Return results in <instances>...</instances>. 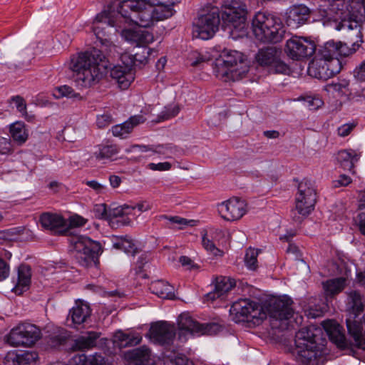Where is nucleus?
Instances as JSON below:
<instances>
[{
    "label": "nucleus",
    "instance_id": "nucleus-1",
    "mask_svg": "<svg viewBox=\"0 0 365 365\" xmlns=\"http://www.w3.org/2000/svg\"><path fill=\"white\" fill-rule=\"evenodd\" d=\"M178 0H121L118 12L126 21L140 27H150L155 22L171 17L173 5Z\"/></svg>",
    "mask_w": 365,
    "mask_h": 365
},
{
    "label": "nucleus",
    "instance_id": "nucleus-2",
    "mask_svg": "<svg viewBox=\"0 0 365 365\" xmlns=\"http://www.w3.org/2000/svg\"><path fill=\"white\" fill-rule=\"evenodd\" d=\"M107 61L103 51L93 48L71 57L68 68L75 74V81L82 87H90L106 73Z\"/></svg>",
    "mask_w": 365,
    "mask_h": 365
},
{
    "label": "nucleus",
    "instance_id": "nucleus-3",
    "mask_svg": "<svg viewBox=\"0 0 365 365\" xmlns=\"http://www.w3.org/2000/svg\"><path fill=\"white\" fill-rule=\"evenodd\" d=\"M252 27L255 38L264 43H278L282 40L285 32L279 19L260 11L255 15Z\"/></svg>",
    "mask_w": 365,
    "mask_h": 365
},
{
    "label": "nucleus",
    "instance_id": "nucleus-4",
    "mask_svg": "<svg viewBox=\"0 0 365 365\" xmlns=\"http://www.w3.org/2000/svg\"><path fill=\"white\" fill-rule=\"evenodd\" d=\"M213 71L217 78L227 81H235L248 71L243 54L237 51H224L216 59Z\"/></svg>",
    "mask_w": 365,
    "mask_h": 365
},
{
    "label": "nucleus",
    "instance_id": "nucleus-5",
    "mask_svg": "<svg viewBox=\"0 0 365 365\" xmlns=\"http://www.w3.org/2000/svg\"><path fill=\"white\" fill-rule=\"evenodd\" d=\"M346 324L349 334L356 343L362 339L363 325L361 315H364L365 299L359 292L353 290L347 293Z\"/></svg>",
    "mask_w": 365,
    "mask_h": 365
},
{
    "label": "nucleus",
    "instance_id": "nucleus-6",
    "mask_svg": "<svg viewBox=\"0 0 365 365\" xmlns=\"http://www.w3.org/2000/svg\"><path fill=\"white\" fill-rule=\"evenodd\" d=\"M320 331L314 327H303L295 335V353L303 363L309 364L317 358V334Z\"/></svg>",
    "mask_w": 365,
    "mask_h": 365
},
{
    "label": "nucleus",
    "instance_id": "nucleus-7",
    "mask_svg": "<svg viewBox=\"0 0 365 365\" xmlns=\"http://www.w3.org/2000/svg\"><path fill=\"white\" fill-rule=\"evenodd\" d=\"M74 257L84 267H88L95 262L101 252L99 242L83 235H75L70 238Z\"/></svg>",
    "mask_w": 365,
    "mask_h": 365
},
{
    "label": "nucleus",
    "instance_id": "nucleus-8",
    "mask_svg": "<svg viewBox=\"0 0 365 365\" xmlns=\"http://www.w3.org/2000/svg\"><path fill=\"white\" fill-rule=\"evenodd\" d=\"M296 206L292 210L291 216L297 222H301L314 209L317 201L316 189L312 184H298Z\"/></svg>",
    "mask_w": 365,
    "mask_h": 365
},
{
    "label": "nucleus",
    "instance_id": "nucleus-9",
    "mask_svg": "<svg viewBox=\"0 0 365 365\" xmlns=\"http://www.w3.org/2000/svg\"><path fill=\"white\" fill-rule=\"evenodd\" d=\"M247 15V6L242 1L225 0L223 1L221 19L225 26L241 31L246 26Z\"/></svg>",
    "mask_w": 365,
    "mask_h": 365
},
{
    "label": "nucleus",
    "instance_id": "nucleus-10",
    "mask_svg": "<svg viewBox=\"0 0 365 365\" xmlns=\"http://www.w3.org/2000/svg\"><path fill=\"white\" fill-rule=\"evenodd\" d=\"M220 24V10L216 6H207L199 15L193 30L196 36L203 40L213 37Z\"/></svg>",
    "mask_w": 365,
    "mask_h": 365
},
{
    "label": "nucleus",
    "instance_id": "nucleus-11",
    "mask_svg": "<svg viewBox=\"0 0 365 365\" xmlns=\"http://www.w3.org/2000/svg\"><path fill=\"white\" fill-rule=\"evenodd\" d=\"M138 56L139 53H135L133 55L125 53L120 57L125 66L118 65L111 68L110 76L116 81L121 89H127L135 79L133 66H135L137 62L143 63L147 58V56H144L143 59H142L138 58Z\"/></svg>",
    "mask_w": 365,
    "mask_h": 365
},
{
    "label": "nucleus",
    "instance_id": "nucleus-12",
    "mask_svg": "<svg viewBox=\"0 0 365 365\" xmlns=\"http://www.w3.org/2000/svg\"><path fill=\"white\" fill-rule=\"evenodd\" d=\"M41 336V331L37 326L30 323H21L10 331L6 336V342L14 347H31Z\"/></svg>",
    "mask_w": 365,
    "mask_h": 365
},
{
    "label": "nucleus",
    "instance_id": "nucleus-13",
    "mask_svg": "<svg viewBox=\"0 0 365 365\" xmlns=\"http://www.w3.org/2000/svg\"><path fill=\"white\" fill-rule=\"evenodd\" d=\"M230 312L235 322H247L259 324L266 317L262 307L258 303L247 299L234 302Z\"/></svg>",
    "mask_w": 365,
    "mask_h": 365
},
{
    "label": "nucleus",
    "instance_id": "nucleus-14",
    "mask_svg": "<svg viewBox=\"0 0 365 365\" xmlns=\"http://www.w3.org/2000/svg\"><path fill=\"white\" fill-rule=\"evenodd\" d=\"M120 1H114L108 4L107 9H104L96 16L92 29L96 38L103 46H113L108 38L106 29L110 26V19L113 16L112 14L116 10L120 14L118 9Z\"/></svg>",
    "mask_w": 365,
    "mask_h": 365
},
{
    "label": "nucleus",
    "instance_id": "nucleus-15",
    "mask_svg": "<svg viewBox=\"0 0 365 365\" xmlns=\"http://www.w3.org/2000/svg\"><path fill=\"white\" fill-rule=\"evenodd\" d=\"M341 63L339 59L329 60L314 56L308 67L309 76L326 81L339 73L341 69Z\"/></svg>",
    "mask_w": 365,
    "mask_h": 365
},
{
    "label": "nucleus",
    "instance_id": "nucleus-16",
    "mask_svg": "<svg viewBox=\"0 0 365 365\" xmlns=\"http://www.w3.org/2000/svg\"><path fill=\"white\" fill-rule=\"evenodd\" d=\"M176 330L174 324L160 321L151 324L148 334L155 344L163 346L170 345L175 338Z\"/></svg>",
    "mask_w": 365,
    "mask_h": 365
},
{
    "label": "nucleus",
    "instance_id": "nucleus-17",
    "mask_svg": "<svg viewBox=\"0 0 365 365\" xmlns=\"http://www.w3.org/2000/svg\"><path fill=\"white\" fill-rule=\"evenodd\" d=\"M316 50L313 41L303 37H293L287 41L285 52L293 60H300L312 56Z\"/></svg>",
    "mask_w": 365,
    "mask_h": 365
},
{
    "label": "nucleus",
    "instance_id": "nucleus-18",
    "mask_svg": "<svg viewBox=\"0 0 365 365\" xmlns=\"http://www.w3.org/2000/svg\"><path fill=\"white\" fill-rule=\"evenodd\" d=\"M337 30H342L344 31V37L347 43H350L351 46H360L359 43H362V34H361V24L352 16L341 20L336 24Z\"/></svg>",
    "mask_w": 365,
    "mask_h": 365
},
{
    "label": "nucleus",
    "instance_id": "nucleus-19",
    "mask_svg": "<svg viewBox=\"0 0 365 365\" xmlns=\"http://www.w3.org/2000/svg\"><path fill=\"white\" fill-rule=\"evenodd\" d=\"M219 330L220 326L215 323L200 324L184 313V339L187 336L212 335Z\"/></svg>",
    "mask_w": 365,
    "mask_h": 365
},
{
    "label": "nucleus",
    "instance_id": "nucleus-20",
    "mask_svg": "<svg viewBox=\"0 0 365 365\" xmlns=\"http://www.w3.org/2000/svg\"><path fill=\"white\" fill-rule=\"evenodd\" d=\"M246 206L244 200L232 197L219 205L218 210L225 220L235 221L240 220L246 213Z\"/></svg>",
    "mask_w": 365,
    "mask_h": 365
},
{
    "label": "nucleus",
    "instance_id": "nucleus-21",
    "mask_svg": "<svg viewBox=\"0 0 365 365\" xmlns=\"http://www.w3.org/2000/svg\"><path fill=\"white\" fill-rule=\"evenodd\" d=\"M291 298L283 296L272 299L268 307L269 317L277 320H287L294 314Z\"/></svg>",
    "mask_w": 365,
    "mask_h": 365
},
{
    "label": "nucleus",
    "instance_id": "nucleus-22",
    "mask_svg": "<svg viewBox=\"0 0 365 365\" xmlns=\"http://www.w3.org/2000/svg\"><path fill=\"white\" fill-rule=\"evenodd\" d=\"M311 18V10L304 4L290 6L287 12V23L289 26L298 28L307 24Z\"/></svg>",
    "mask_w": 365,
    "mask_h": 365
},
{
    "label": "nucleus",
    "instance_id": "nucleus-23",
    "mask_svg": "<svg viewBox=\"0 0 365 365\" xmlns=\"http://www.w3.org/2000/svg\"><path fill=\"white\" fill-rule=\"evenodd\" d=\"M235 280L228 277L220 276L215 278V289L205 296V300L213 302L235 287Z\"/></svg>",
    "mask_w": 365,
    "mask_h": 365
},
{
    "label": "nucleus",
    "instance_id": "nucleus-24",
    "mask_svg": "<svg viewBox=\"0 0 365 365\" xmlns=\"http://www.w3.org/2000/svg\"><path fill=\"white\" fill-rule=\"evenodd\" d=\"M125 358L130 361V365H155L150 349L145 346L126 352Z\"/></svg>",
    "mask_w": 365,
    "mask_h": 365
},
{
    "label": "nucleus",
    "instance_id": "nucleus-25",
    "mask_svg": "<svg viewBox=\"0 0 365 365\" xmlns=\"http://www.w3.org/2000/svg\"><path fill=\"white\" fill-rule=\"evenodd\" d=\"M329 2L327 16L336 24L351 16L348 10L346 0H327Z\"/></svg>",
    "mask_w": 365,
    "mask_h": 365
},
{
    "label": "nucleus",
    "instance_id": "nucleus-26",
    "mask_svg": "<svg viewBox=\"0 0 365 365\" xmlns=\"http://www.w3.org/2000/svg\"><path fill=\"white\" fill-rule=\"evenodd\" d=\"M39 221L41 226L53 233H60L66 227L63 217L58 214L44 212L41 215Z\"/></svg>",
    "mask_w": 365,
    "mask_h": 365
},
{
    "label": "nucleus",
    "instance_id": "nucleus-27",
    "mask_svg": "<svg viewBox=\"0 0 365 365\" xmlns=\"http://www.w3.org/2000/svg\"><path fill=\"white\" fill-rule=\"evenodd\" d=\"M323 327L331 341L339 347L346 346V337L342 332V327L335 321L329 320L324 322Z\"/></svg>",
    "mask_w": 365,
    "mask_h": 365
},
{
    "label": "nucleus",
    "instance_id": "nucleus-28",
    "mask_svg": "<svg viewBox=\"0 0 365 365\" xmlns=\"http://www.w3.org/2000/svg\"><path fill=\"white\" fill-rule=\"evenodd\" d=\"M145 121L143 115L131 116L127 121L112 127L111 131L114 136L125 138L131 133L133 128Z\"/></svg>",
    "mask_w": 365,
    "mask_h": 365
},
{
    "label": "nucleus",
    "instance_id": "nucleus-29",
    "mask_svg": "<svg viewBox=\"0 0 365 365\" xmlns=\"http://www.w3.org/2000/svg\"><path fill=\"white\" fill-rule=\"evenodd\" d=\"M141 341V335L134 331H118L113 336V343L120 348L135 346L139 344Z\"/></svg>",
    "mask_w": 365,
    "mask_h": 365
},
{
    "label": "nucleus",
    "instance_id": "nucleus-30",
    "mask_svg": "<svg viewBox=\"0 0 365 365\" xmlns=\"http://www.w3.org/2000/svg\"><path fill=\"white\" fill-rule=\"evenodd\" d=\"M100 334L96 331H89L73 340L70 349L75 351H84L96 346V340Z\"/></svg>",
    "mask_w": 365,
    "mask_h": 365
},
{
    "label": "nucleus",
    "instance_id": "nucleus-31",
    "mask_svg": "<svg viewBox=\"0 0 365 365\" xmlns=\"http://www.w3.org/2000/svg\"><path fill=\"white\" fill-rule=\"evenodd\" d=\"M31 267L24 264L19 265L17 269V281L13 291L16 294H21L29 288L31 284Z\"/></svg>",
    "mask_w": 365,
    "mask_h": 365
},
{
    "label": "nucleus",
    "instance_id": "nucleus-32",
    "mask_svg": "<svg viewBox=\"0 0 365 365\" xmlns=\"http://www.w3.org/2000/svg\"><path fill=\"white\" fill-rule=\"evenodd\" d=\"M91 314V310L88 304L82 301L76 302V305L70 310L69 316L74 324L84 323Z\"/></svg>",
    "mask_w": 365,
    "mask_h": 365
},
{
    "label": "nucleus",
    "instance_id": "nucleus-33",
    "mask_svg": "<svg viewBox=\"0 0 365 365\" xmlns=\"http://www.w3.org/2000/svg\"><path fill=\"white\" fill-rule=\"evenodd\" d=\"M38 355L36 352L24 351L19 354L16 351H9L5 360L6 362H12L13 365H29L36 361Z\"/></svg>",
    "mask_w": 365,
    "mask_h": 365
},
{
    "label": "nucleus",
    "instance_id": "nucleus-34",
    "mask_svg": "<svg viewBox=\"0 0 365 365\" xmlns=\"http://www.w3.org/2000/svg\"><path fill=\"white\" fill-rule=\"evenodd\" d=\"M280 53L281 51L276 47L268 46L259 50L256 55V60L262 66H272Z\"/></svg>",
    "mask_w": 365,
    "mask_h": 365
},
{
    "label": "nucleus",
    "instance_id": "nucleus-35",
    "mask_svg": "<svg viewBox=\"0 0 365 365\" xmlns=\"http://www.w3.org/2000/svg\"><path fill=\"white\" fill-rule=\"evenodd\" d=\"M361 153L353 149L339 150L337 153V160L340 165L347 170H352L359 160Z\"/></svg>",
    "mask_w": 365,
    "mask_h": 365
},
{
    "label": "nucleus",
    "instance_id": "nucleus-36",
    "mask_svg": "<svg viewBox=\"0 0 365 365\" xmlns=\"http://www.w3.org/2000/svg\"><path fill=\"white\" fill-rule=\"evenodd\" d=\"M149 289L153 294L162 299H173L175 297L173 287L163 280L151 282Z\"/></svg>",
    "mask_w": 365,
    "mask_h": 365
},
{
    "label": "nucleus",
    "instance_id": "nucleus-37",
    "mask_svg": "<svg viewBox=\"0 0 365 365\" xmlns=\"http://www.w3.org/2000/svg\"><path fill=\"white\" fill-rule=\"evenodd\" d=\"M346 279L343 277L327 280L322 283L323 289L327 297H334L341 292L345 287Z\"/></svg>",
    "mask_w": 365,
    "mask_h": 365
},
{
    "label": "nucleus",
    "instance_id": "nucleus-38",
    "mask_svg": "<svg viewBox=\"0 0 365 365\" xmlns=\"http://www.w3.org/2000/svg\"><path fill=\"white\" fill-rule=\"evenodd\" d=\"M315 56L329 60V61L332 59H339V58H337V46L336 41L330 40L326 42L319 48Z\"/></svg>",
    "mask_w": 365,
    "mask_h": 365
},
{
    "label": "nucleus",
    "instance_id": "nucleus-39",
    "mask_svg": "<svg viewBox=\"0 0 365 365\" xmlns=\"http://www.w3.org/2000/svg\"><path fill=\"white\" fill-rule=\"evenodd\" d=\"M9 132L14 141L17 144L24 143L29 136L25 124L22 122H16L11 125Z\"/></svg>",
    "mask_w": 365,
    "mask_h": 365
},
{
    "label": "nucleus",
    "instance_id": "nucleus-40",
    "mask_svg": "<svg viewBox=\"0 0 365 365\" xmlns=\"http://www.w3.org/2000/svg\"><path fill=\"white\" fill-rule=\"evenodd\" d=\"M113 247L131 255H134L137 252V247L133 240L127 236L117 238L113 242Z\"/></svg>",
    "mask_w": 365,
    "mask_h": 365
},
{
    "label": "nucleus",
    "instance_id": "nucleus-41",
    "mask_svg": "<svg viewBox=\"0 0 365 365\" xmlns=\"http://www.w3.org/2000/svg\"><path fill=\"white\" fill-rule=\"evenodd\" d=\"M135 210V207L127 204L116 207L110 206L108 207V220L111 221L117 217L132 215Z\"/></svg>",
    "mask_w": 365,
    "mask_h": 365
},
{
    "label": "nucleus",
    "instance_id": "nucleus-42",
    "mask_svg": "<svg viewBox=\"0 0 365 365\" xmlns=\"http://www.w3.org/2000/svg\"><path fill=\"white\" fill-rule=\"evenodd\" d=\"M156 222H164L165 226L170 229H179L182 228V218L178 216H168L166 215H158L155 217Z\"/></svg>",
    "mask_w": 365,
    "mask_h": 365
},
{
    "label": "nucleus",
    "instance_id": "nucleus-43",
    "mask_svg": "<svg viewBox=\"0 0 365 365\" xmlns=\"http://www.w3.org/2000/svg\"><path fill=\"white\" fill-rule=\"evenodd\" d=\"M180 110V107L175 104L168 105L158 115L155 122L160 123L170 120L176 116L179 113Z\"/></svg>",
    "mask_w": 365,
    "mask_h": 365
},
{
    "label": "nucleus",
    "instance_id": "nucleus-44",
    "mask_svg": "<svg viewBox=\"0 0 365 365\" xmlns=\"http://www.w3.org/2000/svg\"><path fill=\"white\" fill-rule=\"evenodd\" d=\"M118 151L119 149L116 145H101L96 155L98 159H111L118 154Z\"/></svg>",
    "mask_w": 365,
    "mask_h": 365
},
{
    "label": "nucleus",
    "instance_id": "nucleus-45",
    "mask_svg": "<svg viewBox=\"0 0 365 365\" xmlns=\"http://www.w3.org/2000/svg\"><path fill=\"white\" fill-rule=\"evenodd\" d=\"M53 96L55 98L59 99L63 97L66 98H76L79 96L74 90L67 85L56 87L53 91Z\"/></svg>",
    "mask_w": 365,
    "mask_h": 365
},
{
    "label": "nucleus",
    "instance_id": "nucleus-46",
    "mask_svg": "<svg viewBox=\"0 0 365 365\" xmlns=\"http://www.w3.org/2000/svg\"><path fill=\"white\" fill-rule=\"evenodd\" d=\"M259 252V250L250 247L245 256V262L248 269L255 270L257 268V257Z\"/></svg>",
    "mask_w": 365,
    "mask_h": 365
},
{
    "label": "nucleus",
    "instance_id": "nucleus-47",
    "mask_svg": "<svg viewBox=\"0 0 365 365\" xmlns=\"http://www.w3.org/2000/svg\"><path fill=\"white\" fill-rule=\"evenodd\" d=\"M187 63L191 66L196 67L206 61V58L197 51H191L187 53Z\"/></svg>",
    "mask_w": 365,
    "mask_h": 365
},
{
    "label": "nucleus",
    "instance_id": "nucleus-48",
    "mask_svg": "<svg viewBox=\"0 0 365 365\" xmlns=\"http://www.w3.org/2000/svg\"><path fill=\"white\" fill-rule=\"evenodd\" d=\"M138 150L141 153H145L148 151H152L153 155L155 154H159V155H164V148L161 145L156 146L155 149H153L151 147L148 145H132L128 150H127L128 152H132Z\"/></svg>",
    "mask_w": 365,
    "mask_h": 365
},
{
    "label": "nucleus",
    "instance_id": "nucleus-49",
    "mask_svg": "<svg viewBox=\"0 0 365 365\" xmlns=\"http://www.w3.org/2000/svg\"><path fill=\"white\" fill-rule=\"evenodd\" d=\"M337 46V58L339 56L346 57L352 53H354L356 49L358 48L356 46H352V48H349L347 46L348 43H343L341 41H336Z\"/></svg>",
    "mask_w": 365,
    "mask_h": 365
},
{
    "label": "nucleus",
    "instance_id": "nucleus-50",
    "mask_svg": "<svg viewBox=\"0 0 365 365\" xmlns=\"http://www.w3.org/2000/svg\"><path fill=\"white\" fill-rule=\"evenodd\" d=\"M11 103H14L17 110L23 115H26V103L25 100L19 96H14L10 100Z\"/></svg>",
    "mask_w": 365,
    "mask_h": 365
},
{
    "label": "nucleus",
    "instance_id": "nucleus-51",
    "mask_svg": "<svg viewBox=\"0 0 365 365\" xmlns=\"http://www.w3.org/2000/svg\"><path fill=\"white\" fill-rule=\"evenodd\" d=\"M95 217L98 219L108 220V208L106 204H98L93 207Z\"/></svg>",
    "mask_w": 365,
    "mask_h": 365
},
{
    "label": "nucleus",
    "instance_id": "nucleus-52",
    "mask_svg": "<svg viewBox=\"0 0 365 365\" xmlns=\"http://www.w3.org/2000/svg\"><path fill=\"white\" fill-rule=\"evenodd\" d=\"M349 86V83L342 80L338 82H332L327 85L326 88L328 91H336V92H343L344 89H345Z\"/></svg>",
    "mask_w": 365,
    "mask_h": 365
},
{
    "label": "nucleus",
    "instance_id": "nucleus-53",
    "mask_svg": "<svg viewBox=\"0 0 365 365\" xmlns=\"http://www.w3.org/2000/svg\"><path fill=\"white\" fill-rule=\"evenodd\" d=\"M359 209L361 212L357 215V225L362 235H365V207L363 205H359Z\"/></svg>",
    "mask_w": 365,
    "mask_h": 365
},
{
    "label": "nucleus",
    "instance_id": "nucleus-54",
    "mask_svg": "<svg viewBox=\"0 0 365 365\" xmlns=\"http://www.w3.org/2000/svg\"><path fill=\"white\" fill-rule=\"evenodd\" d=\"M202 244L206 250L210 252L214 255H217L220 252V250L215 247V244L207 238L206 234L202 237Z\"/></svg>",
    "mask_w": 365,
    "mask_h": 365
},
{
    "label": "nucleus",
    "instance_id": "nucleus-55",
    "mask_svg": "<svg viewBox=\"0 0 365 365\" xmlns=\"http://www.w3.org/2000/svg\"><path fill=\"white\" fill-rule=\"evenodd\" d=\"M172 165L169 162H163L154 163H150L148 164L147 168L153 171H166L170 170Z\"/></svg>",
    "mask_w": 365,
    "mask_h": 365
},
{
    "label": "nucleus",
    "instance_id": "nucleus-56",
    "mask_svg": "<svg viewBox=\"0 0 365 365\" xmlns=\"http://www.w3.org/2000/svg\"><path fill=\"white\" fill-rule=\"evenodd\" d=\"M113 121L112 116L109 113H104L98 115L96 120V125L100 128H103L109 125Z\"/></svg>",
    "mask_w": 365,
    "mask_h": 365
},
{
    "label": "nucleus",
    "instance_id": "nucleus-57",
    "mask_svg": "<svg viewBox=\"0 0 365 365\" xmlns=\"http://www.w3.org/2000/svg\"><path fill=\"white\" fill-rule=\"evenodd\" d=\"M67 336L63 331L50 336L49 343L53 346L61 345L66 340Z\"/></svg>",
    "mask_w": 365,
    "mask_h": 365
},
{
    "label": "nucleus",
    "instance_id": "nucleus-58",
    "mask_svg": "<svg viewBox=\"0 0 365 365\" xmlns=\"http://www.w3.org/2000/svg\"><path fill=\"white\" fill-rule=\"evenodd\" d=\"M272 66L274 68L275 72L278 73L286 74L289 72V66L280 60L279 56Z\"/></svg>",
    "mask_w": 365,
    "mask_h": 365
},
{
    "label": "nucleus",
    "instance_id": "nucleus-59",
    "mask_svg": "<svg viewBox=\"0 0 365 365\" xmlns=\"http://www.w3.org/2000/svg\"><path fill=\"white\" fill-rule=\"evenodd\" d=\"M354 76L359 81H365V60L356 67L354 71Z\"/></svg>",
    "mask_w": 365,
    "mask_h": 365
},
{
    "label": "nucleus",
    "instance_id": "nucleus-60",
    "mask_svg": "<svg viewBox=\"0 0 365 365\" xmlns=\"http://www.w3.org/2000/svg\"><path fill=\"white\" fill-rule=\"evenodd\" d=\"M10 273L9 264L0 258V281L6 279Z\"/></svg>",
    "mask_w": 365,
    "mask_h": 365
},
{
    "label": "nucleus",
    "instance_id": "nucleus-61",
    "mask_svg": "<svg viewBox=\"0 0 365 365\" xmlns=\"http://www.w3.org/2000/svg\"><path fill=\"white\" fill-rule=\"evenodd\" d=\"M86 222L87 220L78 215L71 216L69 218V225L71 227H73L83 226Z\"/></svg>",
    "mask_w": 365,
    "mask_h": 365
},
{
    "label": "nucleus",
    "instance_id": "nucleus-62",
    "mask_svg": "<svg viewBox=\"0 0 365 365\" xmlns=\"http://www.w3.org/2000/svg\"><path fill=\"white\" fill-rule=\"evenodd\" d=\"M306 102L310 110H317L323 105V101L319 97H309Z\"/></svg>",
    "mask_w": 365,
    "mask_h": 365
},
{
    "label": "nucleus",
    "instance_id": "nucleus-63",
    "mask_svg": "<svg viewBox=\"0 0 365 365\" xmlns=\"http://www.w3.org/2000/svg\"><path fill=\"white\" fill-rule=\"evenodd\" d=\"M355 127L353 123H346L338 128V135L341 137H346L351 132Z\"/></svg>",
    "mask_w": 365,
    "mask_h": 365
},
{
    "label": "nucleus",
    "instance_id": "nucleus-64",
    "mask_svg": "<svg viewBox=\"0 0 365 365\" xmlns=\"http://www.w3.org/2000/svg\"><path fill=\"white\" fill-rule=\"evenodd\" d=\"M11 150L9 139L0 136V153L6 154Z\"/></svg>",
    "mask_w": 365,
    "mask_h": 365
}]
</instances>
